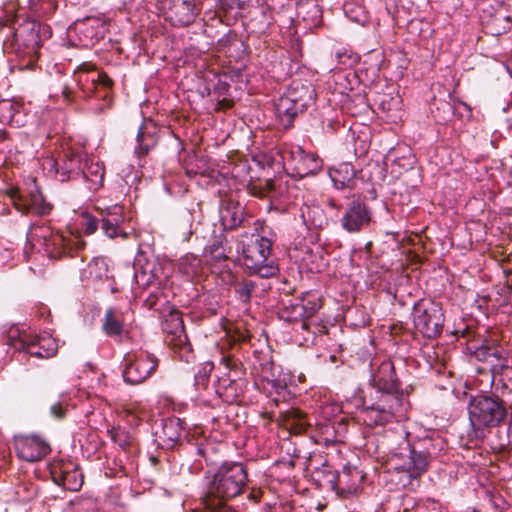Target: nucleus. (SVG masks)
<instances>
[{
  "mask_svg": "<svg viewBox=\"0 0 512 512\" xmlns=\"http://www.w3.org/2000/svg\"><path fill=\"white\" fill-rule=\"evenodd\" d=\"M78 81L83 84H91L93 88L101 85L103 88L109 89L112 86V80L105 73L97 70L81 72Z\"/></svg>",
  "mask_w": 512,
  "mask_h": 512,
  "instance_id": "40",
  "label": "nucleus"
},
{
  "mask_svg": "<svg viewBox=\"0 0 512 512\" xmlns=\"http://www.w3.org/2000/svg\"><path fill=\"white\" fill-rule=\"evenodd\" d=\"M225 398H226L227 400H228V399H231V395H227Z\"/></svg>",
  "mask_w": 512,
  "mask_h": 512,
  "instance_id": "57",
  "label": "nucleus"
},
{
  "mask_svg": "<svg viewBox=\"0 0 512 512\" xmlns=\"http://www.w3.org/2000/svg\"><path fill=\"white\" fill-rule=\"evenodd\" d=\"M191 235H192V231H191V229H189L187 232H185L183 234V240L188 241Z\"/></svg>",
  "mask_w": 512,
  "mask_h": 512,
  "instance_id": "53",
  "label": "nucleus"
},
{
  "mask_svg": "<svg viewBox=\"0 0 512 512\" xmlns=\"http://www.w3.org/2000/svg\"><path fill=\"white\" fill-rule=\"evenodd\" d=\"M84 159L85 153L83 151H69L60 160L47 158L43 162V167L49 173H53L59 181L66 182L80 179L81 174H83Z\"/></svg>",
  "mask_w": 512,
  "mask_h": 512,
  "instance_id": "10",
  "label": "nucleus"
},
{
  "mask_svg": "<svg viewBox=\"0 0 512 512\" xmlns=\"http://www.w3.org/2000/svg\"><path fill=\"white\" fill-rule=\"evenodd\" d=\"M387 484L390 490L416 491L421 478L427 472L428 460L416 452V448L407 447L403 451L392 452L387 459Z\"/></svg>",
  "mask_w": 512,
  "mask_h": 512,
  "instance_id": "2",
  "label": "nucleus"
},
{
  "mask_svg": "<svg viewBox=\"0 0 512 512\" xmlns=\"http://www.w3.org/2000/svg\"><path fill=\"white\" fill-rule=\"evenodd\" d=\"M102 219L109 220L114 224H118L121 226V224L124 221L123 207L119 205L110 207L107 210L106 214L102 217Z\"/></svg>",
  "mask_w": 512,
  "mask_h": 512,
  "instance_id": "46",
  "label": "nucleus"
},
{
  "mask_svg": "<svg viewBox=\"0 0 512 512\" xmlns=\"http://www.w3.org/2000/svg\"><path fill=\"white\" fill-rule=\"evenodd\" d=\"M9 198L14 208L22 214L34 212L38 215H45L51 210L50 204L44 200L38 189L31 190L28 197L19 194L16 190H11Z\"/></svg>",
  "mask_w": 512,
  "mask_h": 512,
  "instance_id": "16",
  "label": "nucleus"
},
{
  "mask_svg": "<svg viewBox=\"0 0 512 512\" xmlns=\"http://www.w3.org/2000/svg\"><path fill=\"white\" fill-rule=\"evenodd\" d=\"M102 329L106 336L121 340L126 333L123 313L114 308L107 309L103 318Z\"/></svg>",
  "mask_w": 512,
  "mask_h": 512,
  "instance_id": "26",
  "label": "nucleus"
},
{
  "mask_svg": "<svg viewBox=\"0 0 512 512\" xmlns=\"http://www.w3.org/2000/svg\"><path fill=\"white\" fill-rule=\"evenodd\" d=\"M275 113L283 127L288 128L298 113H302L285 92L275 104Z\"/></svg>",
  "mask_w": 512,
  "mask_h": 512,
  "instance_id": "31",
  "label": "nucleus"
},
{
  "mask_svg": "<svg viewBox=\"0 0 512 512\" xmlns=\"http://www.w3.org/2000/svg\"><path fill=\"white\" fill-rule=\"evenodd\" d=\"M41 237L45 251L50 258H60L70 250V240H67L62 234L50 232L48 228L41 229Z\"/></svg>",
  "mask_w": 512,
  "mask_h": 512,
  "instance_id": "24",
  "label": "nucleus"
},
{
  "mask_svg": "<svg viewBox=\"0 0 512 512\" xmlns=\"http://www.w3.org/2000/svg\"><path fill=\"white\" fill-rule=\"evenodd\" d=\"M217 49L227 57L238 58L239 52H243L244 43L237 38L235 33H228L217 41Z\"/></svg>",
  "mask_w": 512,
  "mask_h": 512,
  "instance_id": "37",
  "label": "nucleus"
},
{
  "mask_svg": "<svg viewBox=\"0 0 512 512\" xmlns=\"http://www.w3.org/2000/svg\"><path fill=\"white\" fill-rule=\"evenodd\" d=\"M51 475L54 482L66 490L78 491L83 485V475L72 463L54 465Z\"/></svg>",
  "mask_w": 512,
  "mask_h": 512,
  "instance_id": "17",
  "label": "nucleus"
},
{
  "mask_svg": "<svg viewBox=\"0 0 512 512\" xmlns=\"http://www.w3.org/2000/svg\"><path fill=\"white\" fill-rule=\"evenodd\" d=\"M102 230L110 238L118 236H122L123 238L127 237V233L122 232L120 225L114 224L109 220L102 219Z\"/></svg>",
  "mask_w": 512,
  "mask_h": 512,
  "instance_id": "45",
  "label": "nucleus"
},
{
  "mask_svg": "<svg viewBox=\"0 0 512 512\" xmlns=\"http://www.w3.org/2000/svg\"><path fill=\"white\" fill-rule=\"evenodd\" d=\"M297 17L304 23L305 28L318 26L322 21V11L317 0H299L297 2Z\"/></svg>",
  "mask_w": 512,
  "mask_h": 512,
  "instance_id": "27",
  "label": "nucleus"
},
{
  "mask_svg": "<svg viewBox=\"0 0 512 512\" xmlns=\"http://www.w3.org/2000/svg\"><path fill=\"white\" fill-rule=\"evenodd\" d=\"M375 104L378 110L385 115L387 121L397 122L402 119V98L398 93H379Z\"/></svg>",
  "mask_w": 512,
  "mask_h": 512,
  "instance_id": "19",
  "label": "nucleus"
},
{
  "mask_svg": "<svg viewBox=\"0 0 512 512\" xmlns=\"http://www.w3.org/2000/svg\"><path fill=\"white\" fill-rule=\"evenodd\" d=\"M182 434V425L179 418H169L162 422L160 430L155 432L158 445L163 449H171L179 441Z\"/></svg>",
  "mask_w": 512,
  "mask_h": 512,
  "instance_id": "21",
  "label": "nucleus"
},
{
  "mask_svg": "<svg viewBox=\"0 0 512 512\" xmlns=\"http://www.w3.org/2000/svg\"><path fill=\"white\" fill-rule=\"evenodd\" d=\"M412 317L415 329L425 338L434 339L442 333L445 317L437 302L418 300L413 306Z\"/></svg>",
  "mask_w": 512,
  "mask_h": 512,
  "instance_id": "7",
  "label": "nucleus"
},
{
  "mask_svg": "<svg viewBox=\"0 0 512 512\" xmlns=\"http://www.w3.org/2000/svg\"><path fill=\"white\" fill-rule=\"evenodd\" d=\"M320 306L314 303L312 307H307L304 300H296L285 306L280 312V317L288 322L300 321V325L303 329L307 327V324L303 319L309 318L317 311Z\"/></svg>",
  "mask_w": 512,
  "mask_h": 512,
  "instance_id": "23",
  "label": "nucleus"
},
{
  "mask_svg": "<svg viewBox=\"0 0 512 512\" xmlns=\"http://www.w3.org/2000/svg\"><path fill=\"white\" fill-rule=\"evenodd\" d=\"M83 277L92 282L102 281L108 278V263L103 257L93 258L83 271Z\"/></svg>",
  "mask_w": 512,
  "mask_h": 512,
  "instance_id": "38",
  "label": "nucleus"
},
{
  "mask_svg": "<svg viewBox=\"0 0 512 512\" xmlns=\"http://www.w3.org/2000/svg\"><path fill=\"white\" fill-rule=\"evenodd\" d=\"M365 391L379 390L383 393L403 394L400 392V382L396 376L395 367L391 360L371 364V375Z\"/></svg>",
  "mask_w": 512,
  "mask_h": 512,
  "instance_id": "11",
  "label": "nucleus"
},
{
  "mask_svg": "<svg viewBox=\"0 0 512 512\" xmlns=\"http://www.w3.org/2000/svg\"><path fill=\"white\" fill-rule=\"evenodd\" d=\"M0 106L1 107L10 106L11 107V104L8 102H2V103H0Z\"/></svg>",
  "mask_w": 512,
  "mask_h": 512,
  "instance_id": "54",
  "label": "nucleus"
},
{
  "mask_svg": "<svg viewBox=\"0 0 512 512\" xmlns=\"http://www.w3.org/2000/svg\"><path fill=\"white\" fill-rule=\"evenodd\" d=\"M259 196L269 198L275 205L286 206L291 202L287 182L282 180H266Z\"/></svg>",
  "mask_w": 512,
  "mask_h": 512,
  "instance_id": "22",
  "label": "nucleus"
},
{
  "mask_svg": "<svg viewBox=\"0 0 512 512\" xmlns=\"http://www.w3.org/2000/svg\"><path fill=\"white\" fill-rule=\"evenodd\" d=\"M162 6L166 19L174 26H188L198 15L194 0H163Z\"/></svg>",
  "mask_w": 512,
  "mask_h": 512,
  "instance_id": "13",
  "label": "nucleus"
},
{
  "mask_svg": "<svg viewBox=\"0 0 512 512\" xmlns=\"http://www.w3.org/2000/svg\"><path fill=\"white\" fill-rule=\"evenodd\" d=\"M220 220L224 229H236L244 221V208L239 203L228 201L220 209Z\"/></svg>",
  "mask_w": 512,
  "mask_h": 512,
  "instance_id": "30",
  "label": "nucleus"
},
{
  "mask_svg": "<svg viewBox=\"0 0 512 512\" xmlns=\"http://www.w3.org/2000/svg\"><path fill=\"white\" fill-rule=\"evenodd\" d=\"M329 205H330L331 207H335V202H334L333 200H330V201H329Z\"/></svg>",
  "mask_w": 512,
  "mask_h": 512,
  "instance_id": "56",
  "label": "nucleus"
},
{
  "mask_svg": "<svg viewBox=\"0 0 512 512\" xmlns=\"http://www.w3.org/2000/svg\"><path fill=\"white\" fill-rule=\"evenodd\" d=\"M8 344L19 352H24L37 358H50L57 352L56 340L49 334L31 336L20 334L18 329H11L8 333Z\"/></svg>",
  "mask_w": 512,
  "mask_h": 512,
  "instance_id": "8",
  "label": "nucleus"
},
{
  "mask_svg": "<svg viewBox=\"0 0 512 512\" xmlns=\"http://www.w3.org/2000/svg\"><path fill=\"white\" fill-rule=\"evenodd\" d=\"M300 216L307 228H323L328 224V218L322 207L318 204H304L300 209Z\"/></svg>",
  "mask_w": 512,
  "mask_h": 512,
  "instance_id": "32",
  "label": "nucleus"
},
{
  "mask_svg": "<svg viewBox=\"0 0 512 512\" xmlns=\"http://www.w3.org/2000/svg\"><path fill=\"white\" fill-rule=\"evenodd\" d=\"M271 512H294V508L289 502L280 503L279 505H274Z\"/></svg>",
  "mask_w": 512,
  "mask_h": 512,
  "instance_id": "50",
  "label": "nucleus"
},
{
  "mask_svg": "<svg viewBox=\"0 0 512 512\" xmlns=\"http://www.w3.org/2000/svg\"><path fill=\"white\" fill-rule=\"evenodd\" d=\"M201 267V259L191 253L185 254L178 261L179 271L189 278L199 275Z\"/></svg>",
  "mask_w": 512,
  "mask_h": 512,
  "instance_id": "39",
  "label": "nucleus"
},
{
  "mask_svg": "<svg viewBox=\"0 0 512 512\" xmlns=\"http://www.w3.org/2000/svg\"><path fill=\"white\" fill-rule=\"evenodd\" d=\"M204 256L206 258L207 263L210 265L226 261L224 249L219 245H209L208 247H206L204 251Z\"/></svg>",
  "mask_w": 512,
  "mask_h": 512,
  "instance_id": "41",
  "label": "nucleus"
},
{
  "mask_svg": "<svg viewBox=\"0 0 512 512\" xmlns=\"http://www.w3.org/2000/svg\"><path fill=\"white\" fill-rule=\"evenodd\" d=\"M65 408L62 403L57 402L50 407V413L53 417L61 419L65 416Z\"/></svg>",
  "mask_w": 512,
  "mask_h": 512,
  "instance_id": "49",
  "label": "nucleus"
},
{
  "mask_svg": "<svg viewBox=\"0 0 512 512\" xmlns=\"http://www.w3.org/2000/svg\"><path fill=\"white\" fill-rule=\"evenodd\" d=\"M473 354L478 361L488 363L491 369L501 366L504 361L503 352L496 345L482 344L474 350Z\"/></svg>",
  "mask_w": 512,
  "mask_h": 512,
  "instance_id": "35",
  "label": "nucleus"
},
{
  "mask_svg": "<svg viewBox=\"0 0 512 512\" xmlns=\"http://www.w3.org/2000/svg\"><path fill=\"white\" fill-rule=\"evenodd\" d=\"M510 16L496 14L491 22L490 32L494 35L505 33L510 27Z\"/></svg>",
  "mask_w": 512,
  "mask_h": 512,
  "instance_id": "42",
  "label": "nucleus"
},
{
  "mask_svg": "<svg viewBox=\"0 0 512 512\" xmlns=\"http://www.w3.org/2000/svg\"><path fill=\"white\" fill-rule=\"evenodd\" d=\"M123 378L129 384H140L157 368L158 359L146 351H132L123 358Z\"/></svg>",
  "mask_w": 512,
  "mask_h": 512,
  "instance_id": "9",
  "label": "nucleus"
},
{
  "mask_svg": "<svg viewBox=\"0 0 512 512\" xmlns=\"http://www.w3.org/2000/svg\"><path fill=\"white\" fill-rule=\"evenodd\" d=\"M14 447L18 457L27 462L38 461L50 451L47 441L37 435L16 436Z\"/></svg>",
  "mask_w": 512,
  "mask_h": 512,
  "instance_id": "15",
  "label": "nucleus"
},
{
  "mask_svg": "<svg viewBox=\"0 0 512 512\" xmlns=\"http://www.w3.org/2000/svg\"><path fill=\"white\" fill-rule=\"evenodd\" d=\"M82 219H83V222L81 225L84 229L85 234H87V235L93 234L97 230L98 220L88 213H83Z\"/></svg>",
  "mask_w": 512,
  "mask_h": 512,
  "instance_id": "47",
  "label": "nucleus"
},
{
  "mask_svg": "<svg viewBox=\"0 0 512 512\" xmlns=\"http://www.w3.org/2000/svg\"><path fill=\"white\" fill-rule=\"evenodd\" d=\"M207 479L208 496L220 501L241 495L247 487L248 474L243 464L232 462L222 464Z\"/></svg>",
  "mask_w": 512,
  "mask_h": 512,
  "instance_id": "4",
  "label": "nucleus"
},
{
  "mask_svg": "<svg viewBox=\"0 0 512 512\" xmlns=\"http://www.w3.org/2000/svg\"><path fill=\"white\" fill-rule=\"evenodd\" d=\"M510 410H511V413H510V423H509V426H508L507 433H508V444L512 445V404L510 405Z\"/></svg>",
  "mask_w": 512,
  "mask_h": 512,
  "instance_id": "51",
  "label": "nucleus"
},
{
  "mask_svg": "<svg viewBox=\"0 0 512 512\" xmlns=\"http://www.w3.org/2000/svg\"><path fill=\"white\" fill-rule=\"evenodd\" d=\"M325 477L331 489L342 497L356 494L364 479L362 471L350 465H344L336 474L328 472Z\"/></svg>",
  "mask_w": 512,
  "mask_h": 512,
  "instance_id": "12",
  "label": "nucleus"
},
{
  "mask_svg": "<svg viewBox=\"0 0 512 512\" xmlns=\"http://www.w3.org/2000/svg\"><path fill=\"white\" fill-rule=\"evenodd\" d=\"M445 447L444 439L438 433H431L426 435L412 448H416L418 454H422L428 460V464L431 459L436 457Z\"/></svg>",
  "mask_w": 512,
  "mask_h": 512,
  "instance_id": "29",
  "label": "nucleus"
},
{
  "mask_svg": "<svg viewBox=\"0 0 512 512\" xmlns=\"http://www.w3.org/2000/svg\"><path fill=\"white\" fill-rule=\"evenodd\" d=\"M84 85L86 86V89H89V86H88L89 84H84Z\"/></svg>",
  "mask_w": 512,
  "mask_h": 512,
  "instance_id": "58",
  "label": "nucleus"
},
{
  "mask_svg": "<svg viewBox=\"0 0 512 512\" xmlns=\"http://www.w3.org/2000/svg\"><path fill=\"white\" fill-rule=\"evenodd\" d=\"M507 71L509 72L510 76L512 77V68L507 66Z\"/></svg>",
  "mask_w": 512,
  "mask_h": 512,
  "instance_id": "55",
  "label": "nucleus"
},
{
  "mask_svg": "<svg viewBox=\"0 0 512 512\" xmlns=\"http://www.w3.org/2000/svg\"><path fill=\"white\" fill-rule=\"evenodd\" d=\"M206 505L209 512H237L232 507L224 504L221 501H218L217 503H211V500H208Z\"/></svg>",
  "mask_w": 512,
  "mask_h": 512,
  "instance_id": "48",
  "label": "nucleus"
},
{
  "mask_svg": "<svg viewBox=\"0 0 512 512\" xmlns=\"http://www.w3.org/2000/svg\"><path fill=\"white\" fill-rule=\"evenodd\" d=\"M273 240L259 234H252L248 241L241 240L237 251L247 272L261 278H270L279 272L278 264L272 257Z\"/></svg>",
  "mask_w": 512,
  "mask_h": 512,
  "instance_id": "3",
  "label": "nucleus"
},
{
  "mask_svg": "<svg viewBox=\"0 0 512 512\" xmlns=\"http://www.w3.org/2000/svg\"><path fill=\"white\" fill-rule=\"evenodd\" d=\"M329 176L336 189H352L356 183L354 168L348 162L330 168Z\"/></svg>",
  "mask_w": 512,
  "mask_h": 512,
  "instance_id": "28",
  "label": "nucleus"
},
{
  "mask_svg": "<svg viewBox=\"0 0 512 512\" xmlns=\"http://www.w3.org/2000/svg\"><path fill=\"white\" fill-rule=\"evenodd\" d=\"M284 170L294 176L303 178L316 174L322 168V160L312 152H306L299 145H285L279 152Z\"/></svg>",
  "mask_w": 512,
  "mask_h": 512,
  "instance_id": "6",
  "label": "nucleus"
},
{
  "mask_svg": "<svg viewBox=\"0 0 512 512\" xmlns=\"http://www.w3.org/2000/svg\"><path fill=\"white\" fill-rule=\"evenodd\" d=\"M158 141L157 127L152 120L144 121L139 127L134 154L138 158L146 156L153 149Z\"/></svg>",
  "mask_w": 512,
  "mask_h": 512,
  "instance_id": "20",
  "label": "nucleus"
},
{
  "mask_svg": "<svg viewBox=\"0 0 512 512\" xmlns=\"http://www.w3.org/2000/svg\"><path fill=\"white\" fill-rule=\"evenodd\" d=\"M110 434L113 442L122 449H125L131 443V436L125 429L120 427L112 428Z\"/></svg>",
  "mask_w": 512,
  "mask_h": 512,
  "instance_id": "43",
  "label": "nucleus"
},
{
  "mask_svg": "<svg viewBox=\"0 0 512 512\" xmlns=\"http://www.w3.org/2000/svg\"><path fill=\"white\" fill-rule=\"evenodd\" d=\"M361 405L362 420L368 427H384L408 417L410 403L404 394L383 393L379 390L365 391L358 388L353 395Z\"/></svg>",
  "mask_w": 512,
  "mask_h": 512,
  "instance_id": "1",
  "label": "nucleus"
},
{
  "mask_svg": "<svg viewBox=\"0 0 512 512\" xmlns=\"http://www.w3.org/2000/svg\"><path fill=\"white\" fill-rule=\"evenodd\" d=\"M163 331L172 335L171 342L176 341L174 345L185 344L187 336L184 330V324L181 315L178 312L171 313L162 324Z\"/></svg>",
  "mask_w": 512,
  "mask_h": 512,
  "instance_id": "34",
  "label": "nucleus"
},
{
  "mask_svg": "<svg viewBox=\"0 0 512 512\" xmlns=\"http://www.w3.org/2000/svg\"><path fill=\"white\" fill-rule=\"evenodd\" d=\"M286 93L302 112L316 101V90L309 81L293 80Z\"/></svg>",
  "mask_w": 512,
  "mask_h": 512,
  "instance_id": "18",
  "label": "nucleus"
},
{
  "mask_svg": "<svg viewBox=\"0 0 512 512\" xmlns=\"http://www.w3.org/2000/svg\"><path fill=\"white\" fill-rule=\"evenodd\" d=\"M15 41L23 44L24 46H32L38 44L39 34L36 29V23L33 21H24L19 24L14 32Z\"/></svg>",
  "mask_w": 512,
  "mask_h": 512,
  "instance_id": "36",
  "label": "nucleus"
},
{
  "mask_svg": "<svg viewBox=\"0 0 512 512\" xmlns=\"http://www.w3.org/2000/svg\"><path fill=\"white\" fill-rule=\"evenodd\" d=\"M39 4H48V8L44 9V12H47V10H52L55 8L54 1L53 0H46L45 2H40Z\"/></svg>",
  "mask_w": 512,
  "mask_h": 512,
  "instance_id": "52",
  "label": "nucleus"
},
{
  "mask_svg": "<svg viewBox=\"0 0 512 512\" xmlns=\"http://www.w3.org/2000/svg\"><path fill=\"white\" fill-rule=\"evenodd\" d=\"M82 171L83 174H81L80 179H83L89 184L90 190L97 191L103 186L105 175L103 163L94 158H89L87 154H85Z\"/></svg>",
  "mask_w": 512,
  "mask_h": 512,
  "instance_id": "25",
  "label": "nucleus"
},
{
  "mask_svg": "<svg viewBox=\"0 0 512 512\" xmlns=\"http://www.w3.org/2000/svg\"><path fill=\"white\" fill-rule=\"evenodd\" d=\"M370 221L371 213L366 204L360 200H353L345 208L340 225L348 233H358L365 229Z\"/></svg>",
  "mask_w": 512,
  "mask_h": 512,
  "instance_id": "14",
  "label": "nucleus"
},
{
  "mask_svg": "<svg viewBox=\"0 0 512 512\" xmlns=\"http://www.w3.org/2000/svg\"><path fill=\"white\" fill-rule=\"evenodd\" d=\"M468 413L470 425L477 438L484 437L486 429L499 426L507 418V409L503 401L485 395L470 400Z\"/></svg>",
  "mask_w": 512,
  "mask_h": 512,
  "instance_id": "5",
  "label": "nucleus"
},
{
  "mask_svg": "<svg viewBox=\"0 0 512 512\" xmlns=\"http://www.w3.org/2000/svg\"><path fill=\"white\" fill-rule=\"evenodd\" d=\"M255 286V283L251 280L241 281L235 290L237 297L245 303L249 302L251 299L252 291L255 289Z\"/></svg>",
  "mask_w": 512,
  "mask_h": 512,
  "instance_id": "44",
  "label": "nucleus"
},
{
  "mask_svg": "<svg viewBox=\"0 0 512 512\" xmlns=\"http://www.w3.org/2000/svg\"><path fill=\"white\" fill-rule=\"evenodd\" d=\"M280 422L283 427L296 434L304 432L308 425L306 415L296 408H290L282 412Z\"/></svg>",
  "mask_w": 512,
  "mask_h": 512,
  "instance_id": "33",
  "label": "nucleus"
}]
</instances>
